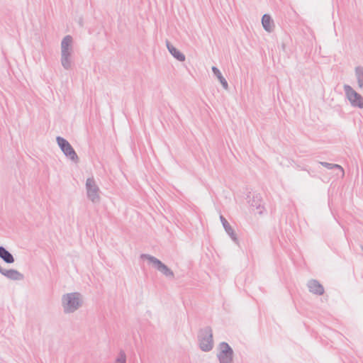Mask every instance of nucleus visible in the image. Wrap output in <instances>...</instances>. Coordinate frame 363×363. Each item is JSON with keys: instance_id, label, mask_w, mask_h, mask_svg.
<instances>
[{"instance_id": "7", "label": "nucleus", "mask_w": 363, "mask_h": 363, "mask_svg": "<svg viewBox=\"0 0 363 363\" xmlns=\"http://www.w3.org/2000/svg\"><path fill=\"white\" fill-rule=\"evenodd\" d=\"M345 95L353 107L363 108V97L350 85H344Z\"/></svg>"}, {"instance_id": "15", "label": "nucleus", "mask_w": 363, "mask_h": 363, "mask_svg": "<svg viewBox=\"0 0 363 363\" xmlns=\"http://www.w3.org/2000/svg\"><path fill=\"white\" fill-rule=\"evenodd\" d=\"M211 69H212V72L213 73V74L218 78V79L219 80L220 83L221 84V85L223 86V89H228V82L227 80L223 77V76L222 75L220 71L219 70V69L215 66H213L211 67Z\"/></svg>"}, {"instance_id": "17", "label": "nucleus", "mask_w": 363, "mask_h": 363, "mask_svg": "<svg viewBox=\"0 0 363 363\" xmlns=\"http://www.w3.org/2000/svg\"><path fill=\"white\" fill-rule=\"evenodd\" d=\"M355 76L357 80L358 86L363 88V67L357 66L355 67Z\"/></svg>"}, {"instance_id": "8", "label": "nucleus", "mask_w": 363, "mask_h": 363, "mask_svg": "<svg viewBox=\"0 0 363 363\" xmlns=\"http://www.w3.org/2000/svg\"><path fill=\"white\" fill-rule=\"evenodd\" d=\"M86 195L93 203H99L101 197L100 189L93 177L88 178L86 182Z\"/></svg>"}, {"instance_id": "19", "label": "nucleus", "mask_w": 363, "mask_h": 363, "mask_svg": "<svg viewBox=\"0 0 363 363\" xmlns=\"http://www.w3.org/2000/svg\"><path fill=\"white\" fill-rule=\"evenodd\" d=\"M126 356L123 352H121L115 363H125Z\"/></svg>"}, {"instance_id": "1", "label": "nucleus", "mask_w": 363, "mask_h": 363, "mask_svg": "<svg viewBox=\"0 0 363 363\" xmlns=\"http://www.w3.org/2000/svg\"><path fill=\"white\" fill-rule=\"evenodd\" d=\"M82 296L78 292L68 293L62 297V306L65 313L75 312L82 306Z\"/></svg>"}, {"instance_id": "9", "label": "nucleus", "mask_w": 363, "mask_h": 363, "mask_svg": "<svg viewBox=\"0 0 363 363\" xmlns=\"http://www.w3.org/2000/svg\"><path fill=\"white\" fill-rule=\"evenodd\" d=\"M220 222L223 225V228L225 229V231L226 232V233L230 236V238H231V240L236 244V245H239V240H238V238L235 233V232L234 231V230L233 229V228L231 227V225L229 224V223L228 222V220L224 218L223 216L220 215Z\"/></svg>"}, {"instance_id": "2", "label": "nucleus", "mask_w": 363, "mask_h": 363, "mask_svg": "<svg viewBox=\"0 0 363 363\" xmlns=\"http://www.w3.org/2000/svg\"><path fill=\"white\" fill-rule=\"evenodd\" d=\"M72 44L73 38L69 35L65 36L61 42V64L67 70L72 67Z\"/></svg>"}, {"instance_id": "12", "label": "nucleus", "mask_w": 363, "mask_h": 363, "mask_svg": "<svg viewBox=\"0 0 363 363\" xmlns=\"http://www.w3.org/2000/svg\"><path fill=\"white\" fill-rule=\"evenodd\" d=\"M262 24L264 29L267 32H271L274 27V21L269 14H264L262 17Z\"/></svg>"}, {"instance_id": "6", "label": "nucleus", "mask_w": 363, "mask_h": 363, "mask_svg": "<svg viewBox=\"0 0 363 363\" xmlns=\"http://www.w3.org/2000/svg\"><path fill=\"white\" fill-rule=\"evenodd\" d=\"M56 141L60 148L64 153V155L74 163H78L79 161V157L77 156L75 150L70 145V143L65 138L57 136Z\"/></svg>"}, {"instance_id": "10", "label": "nucleus", "mask_w": 363, "mask_h": 363, "mask_svg": "<svg viewBox=\"0 0 363 363\" xmlns=\"http://www.w3.org/2000/svg\"><path fill=\"white\" fill-rule=\"evenodd\" d=\"M1 274L6 277L7 279L13 280V281H21L24 279V275L21 274L16 269H4L1 270Z\"/></svg>"}, {"instance_id": "16", "label": "nucleus", "mask_w": 363, "mask_h": 363, "mask_svg": "<svg viewBox=\"0 0 363 363\" xmlns=\"http://www.w3.org/2000/svg\"><path fill=\"white\" fill-rule=\"evenodd\" d=\"M166 45L168 51L179 61H182V52L178 50L168 40L166 41Z\"/></svg>"}, {"instance_id": "11", "label": "nucleus", "mask_w": 363, "mask_h": 363, "mask_svg": "<svg viewBox=\"0 0 363 363\" xmlns=\"http://www.w3.org/2000/svg\"><path fill=\"white\" fill-rule=\"evenodd\" d=\"M307 285L311 293L318 296L324 294V288L318 281L311 279L308 282Z\"/></svg>"}, {"instance_id": "3", "label": "nucleus", "mask_w": 363, "mask_h": 363, "mask_svg": "<svg viewBox=\"0 0 363 363\" xmlns=\"http://www.w3.org/2000/svg\"><path fill=\"white\" fill-rule=\"evenodd\" d=\"M198 340L200 349L203 352H209L213 347V332L210 326L199 330Z\"/></svg>"}, {"instance_id": "21", "label": "nucleus", "mask_w": 363, "mask_h": 363, "mask_svg": "<svg viewBox=\"0 0 363 363\" xmlns=\"http://www.w3.org/2000/svg\"><path fill=\"white\" fill-rule=\"evenodd\" d=\"M361 249H362V251H363V246H362V245L361 246Z\"/></svg>"}, {"instance_id": "20", "label": "nucleus", "mask_w": 363, "mask_h": 363, "mask_svg": "<svg viewBox=\"0 0 363 363\" xmlns=\"http://www.w3.org/2000/svg\"><path fill=\"white\" fill-rule=\"evenodd\" d=\"M182 59H183V62L185 60V56L183 54V57H182Z\"/></svg>"}, {"instance_id": "4", "label": "nucleus", "mask_w": 363, "mask_h": 363, "mask_svg": "<svg viewBox=\"0 0 363 363\" xmlns=\"http://www.w3.org/2000/svg\"><path fill=\"white\" fill-rule=\"evenodd\" d=\"M140 259H147L148 263L151 264L153 268L160 272L167 278H174V274L172 270L155 257L148 254H142L140 255Z\"/></svg>"}, {"instance_id": "13", "label": "nucleus", "mask_w": 363, "mask_h": 363, "mask_svg": "<svg viewBox=\"0 0 363 363\" xmlns=\"http://www.w3.org/2000/svg\"><path fill=\"white\" fill-rule=\"evenodd\" d=\"M0 258L7 264H12L15 261L12 254L3 246H0Z\"/></svg>"}, {"instance_id": "14", "label": "nucleus", "mask_w": 363, "mask_h": 363, "mask_svg": "<svg viewBox=\"0 0 363 363\" xmlns=\"http://www.w3.org/2000/svg\"><path fill=\"white\" fill-rule=\"evenodd\" d=\"M248 202L252 206L255 207L257 209L261 210L263 208L262 199L259 194H254L252 198L250 199ZM259 213H262V211H259Z\"/></svg>"}, {"instance_id": "18", "label": "nucleus", "mask_w": 363, "mask_h": 363, "mask_svg": "<svg viewBox=\"0 0 363 363\" xmlns=\"http://www.w3.org/2000/svg\"><path fill=\"white\" fill-rule=\"evenodd\" d=\"M319 163L323 167H324L328 169H340L341 172H344L343 168L337 164H332V163H329V162H320Z\"/></svg>"}, {"instance_id": "5", "label": "nucleus", "mask_w": 363, "mask_h": 363, "mask_svg": "<svg viewBox=\"0 0 363 363\" xmlns=\"http://www.w3.org/2000/svg\"><path fill=\"white\" fill-rule=\"evenodd\" d=\"M216 357L219 363H233L234 351L228 342H221Z\"/></svg>"}]
</instances>
